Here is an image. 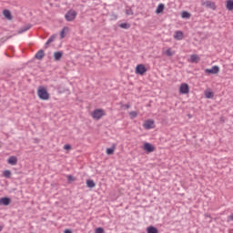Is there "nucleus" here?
Wrapping results in <instances>:
<instances>
[{"label": "nucleus", "mask_w": 233, "mask_h": 233, "mask_svg": "<svg viewBox=\"0 0 233 233\" xmlns=\"http://www.w3.org/2000/svg\"><path fill=\"white\" fill-rule=\"evenodd\" d=\"M73 181H76V177L72 175H67V182L72 183Z\"/></svg>", "instance_id": "c756f323"}, {"label": "nucleus", "mask_w": 233, "mask_h": 233, "mask_svg": "<svg viewBox=\"0 0 233 233\" xmlns=\"http://www.w3.org/2000/svg\"><path fill=\"white\" fill-rule=\"evenodd\" d=\"M45 57V51L43 49H40L35 56V59H38L41 61Z\"/></svg>", "instance_id": "ddd939ff"}, {"label": "nucleus", "mask_w": 233, "mask_h": 233, "mask_svg": "<svg viewBox=\"0 0 233 233\" xmlns=\"http://www.w3.org/2000/svg\"><path fill=\"white\" fill-rule=\"evenodd\" d=\"M175 52H172V49L168 48L166 51V56H167V57H172V56H174Z\"/></svg>", "instance_id": "cd10ccee"}, {"label": "nucleus", "mask_w": 233, "mask_h": 233, "mask_svg": "<svg viewBox=\"0 0 233 233\" xmlns=\"http://www.w3.org/2000/svg\"><path fill=\"white\" fill-rule=\"evenodd\" d=\"M228 218L229 221H233V215L228 216Z\"/></svg>", "instance_id": "c9c22d12"}, {"label": "nucleus", "mask_w": 233, "mask_h": 233, "mask_svg": "<svg viewBox=\"0 0 233 233\" xmlns=\"http://www.w3.org/2000/svg\"><path fill=\"white\" fill-rule=\"evenodd\" d=\"M120 28H123L124 30H128L130 28V24L128 23H121L118 25Z\"/></svg>", "instance_id": "393cba45"}, {"label": "nucleus", "mask_w": 233, "mask_h": 233, "mask_svg": "<svg viewBox=\"0 0 233 233\" xmlns=\"http://www.w3.org/2000/svg\"><path fill=\"white\" fill-rule=\"evenodd\" d=\"M183 32L182 31H176L174 35V38L177 39V41H181L183 39Z\"/></svg>", "instance_id": "2eb2a0df"}, {"label": "nucleus", "mask_w": 233, "mask_h": 233, "mask_svg": "<svg viewBox=\"0 0 233 233\" xmlns=\"http://www.w3.org/2000/svg\"><path fill=\"white\" fill-rule=\"evenodd\" d=\"M129 116H130V118H131V119H136V117H137V112H136V111H131V112L129 113Z\"/></svg>", "instance_id": "c85d7f7f"}, {"label": "nucleus", "mask_w": 233, "mask_h": 233, "mask_svg": "<svg viewBox=\"0 0 233 233\" xmlns=\"http://www.w3.org/2000/svg\"><path fill=\"white\" fill-rule=\"evenodd\" d=\"M30 28H32V25H25L19 29L18 34H24V32L30 30Z\"/></svg>", "instance_id": "4468645a"}, {"label": "nucleus", "mask_w": 233, "mask_h": 233, "mask_svg": "<svg viewBox=\"0 0 233 233\" xmlns=\"http://www.w3.org/2000/svg\"><path fill=\"white\" fill-rule=\"evenodd\" d=\"M48 45H50V42L47 40L46 42V48H47V46Z\"/></svg>", "instance_id": "58836bf2"}, {"label": "nucleus", "mask_w": 233, "mask_h": 233, "mask_svg": "<svg viewBox=\"0 0 233 233\" xmlns=\"http://www.w3.org/2000/svg\"><path fill=\"white\" fill-rule=\"evenodd\" d=\"M201 60V58H199V56L198 55H191L190 56V63H199V61Z\"/></svg>", "instance_id": "f3484780"}, {"label": "nucleus", "mask_w": 233, "mask_h": 233, "mask_svg": "<svg viewBox=\"0 0 233 233\" xmlns=\"http://www.w3.org/2000/svg\"><path fill=\"white\" fill-rule=\"evenodd\" d=\"M205 97L207 99H212V97H214V92H212V91H206L205 92Z\"/></svg>", "instance_id": "b1692460"}, {"label": "nucleus", "mask_w": 233, "mask_h": 233, "mask_svg": "<svg viewBox=\"0 0 233 233\" xmlns=\"http://www.w3.org/2000/svg\"><path fill=\"white\" fill-rule=\"evenodd\" d=\"M76 16H77V12H76V10L74 9H70L66 13L65 19L66 21L71 22V21H74V19H76Z\"/></svg>", "instance_id": "f03ea898"}, {"label": "nucleus", "mask_w": 233, "mask_h": 233, "mask_svg": "<svg viewBox=\"0 0 233 233\" xmlns=\"http://www.w3.org/2000/svg\"><path fill=\"white\" fill-rule=\"evenodd\" d=\"M56 35H52L47 41H49V43H54V41H56Z\"/></svg>", "instance_id": "7c9ffc66"}, {"label": "nucleus", "mask_w": 233, "mask_h": 233, "mask_svg": "<svg viewBox=\"0 0 233 233\" xmlns=\"http://www.w3.org/2000/svg\"><path fill=\"white\" fill-rule=\"evenodd\" d=\"M205 72L206 74H213V75L219 74V66H213L211 68H207Z\"/></svg>", "instance_id": "0eeeda50"}, {"label": "nucleus", "mask_w": 233, "mask_h": 233, "mask_svg": "<svg viewBox=\"0 0 233 233\" xmlns=\"http://www.w3.org/2000/svg\"><path fill=\"white\" fill-rule=\"evenodd\" d=\"M143 127L146 130H150L151 128H154V120L152 119L146 120L143 124Z\"/></svg>", "instance_id": "6e6552de"}, {"label": "nucleus", "mask_w": 233, "mask_h": 233, "mask_svg": "<svg viewBox=\"0 0 233 233\" xmlns=\"http://www.w3.org/2000/svg\"><path fill=\"white\" fill-rule=\"evenodd\" d=\"M8 165H17V157L15 156H11L7 159Z\"/></svg>", "instance_id": "9b49d317"}, {"label": "nucleus", "mask_w": 233, "mask_h": 233, "mask_svg": "<svg viewBox=\"0 0 233 233\" xmlns=\"http://www.w3.org/2000/svg\"><path fill=\"white\" fill-rule=\"evenodd\" d=\"M64 233H72V229L66 228L64 230Z\"/></svg>", "instance_id": "f704fd0d"}, {"label": "nucleus", "mask_w": 233, "mask_h": 233, "mask_svg": "<svg viewBox=\"0 0 233 233\" xmlns=\"http://www.w3.org/2000/svg\"><path fill=\"white\" fill-rule=\"evenodd\" d=\"M86 185L87 188L96 187V182H94L92 179H87L86 182Z\"/></svg>", "instance_id": "412c9836"}, {"label": "nucleus", "mask_w": 233, "mask_h": 233, "mask_svg": "<svg viewBox=\"0 0 233 233\" xmlns=\"http://www.w3.org/2000/svg\"><path fill=\"white\" fill-rule=\"evenodd\" d=\"M147 233H159V229L154 226H149L147 228Z\"/></svg>", "instance_id": "a211bd4d"}, {"label": "nucleus", "mask_w": 233, "mask_h": 233, "mask_svg": "<svg viewBox=\"0 0 233 233\" xmlns=\"http://www.w3.org/2000/svg\"><path fill=\"white\" fill-rule=\"evenodd\" d=\"M66 30H68V27L67 26H65L62 30H61V32H60V38L61 39H65V31Z\"/></svg>", "instance_id": "bb28decb"}, {"label": "nucleus", "mask_w": 233, "mask_h": 233, "mask_svg": "<svg viewBox=\"0 0 233 233\" xmlns=\"http://www.w3.org/2000/svg\"><path fill=\"white\" fill-rule=\"evenodd\" d=\"M4 177H6V179H10L12 177V171L6 169L4 171Z\"/></svg>", "instance_id": "a878e982"}, {"label": "nucleus", "mask_w": 233, "mask_h": 233, "mask_svg": "<svg viewBox=\"0 0 233 233\" xmlns=\"http://www.w3.org/2000/svg\"><path fill=\"white\" fill-rule=\"evenodd\" d=\"M12 203V198L8 197H3L0 198V206L8 207Z\"/></svg>", "instance_id": "1a4fd4ad"}, {"label": "nucleus", "mask_w": 233, "mask_h": 233, "mask_svg": "<svg viewBox=\"0 0 233 233\" xmlns=\"http://www.w3.org/2000/svg\"><path fill=\"white\" fill-rule=\"evenodd\" d=\"M91 116L93 119H101L105 116V111L103 109H95Z\"/></svg>", "instance_id": "20e7f679"}, {"label": "nucleus", "mask_w": 233, "mask_h": 233, "mask_svg": "<svg viewBox=\"0 0 233 233\" xmlns=\"http://www.w3.org/2000/svg\"><path fill=\"white\" fill-rule=\"evenodd\" d=\"M111 19H114V20L117 19V15H112Z\"/></svg>", "instance_id": "e433bc0d"}, {"label": "nucleus", "mask_w": 233, "mask_h": 233, "mask_svg": "<svg viewBox=\"0 0 233 233\" xmlns=\"http://www.w3.org/2000/svg\"><path fill=\"white\" fill-rule=\"evenodd\" d=\"M37 96L42 101H48L50 99V94L46 87L40 86L37 89Z\"/></svg>", "instance_id": "f257e3e1"}, {"label": "nucleus", "mask_w": 233, "mask_h": 233, "mask_svg": "<svg viewBox=\"0 0 233 233\" xmlns=\"http://www.w3.org/2000/svg\"><path fill=\"white\" fill-rule=\"evenodd\" d=\"M64 149H65V150H72V146H71L70 144H66V145L64 146Z\"/></svg>", "instance_id": "473e14b6"}, {"label": "nucleus", "mask_w": 233, "mask_h": 233, "mask_svg": "<svg viewBox=\"0 0 233 233\" xmlns=\"http://www.w3.org/2000/svg\"><path fill=\"white\" fill-rule=\"evenodd\" d=\"M116 150V144H113L111 147L106 148V154L107 156H112L114 154V151Z\"/></svg>", "instance_id": "4be33fe9"}, {"label": "nucleus", "mask_w": 233, "mask_h": 233, "mask_svg": "<svg viewBox=\"0 0 233 233\" xmlns=\"http://www.w3.org/2000/svg\"><path fill=\"white\" fill-rule=\"evenodd\" d=\"M1 147H2V144H1V142H0V148H1Z\"/></svg>", "instance_id": "a19ab883"}, {"label": "nucleus", "mask_w": 233, "mask_h": 233, "mask_svg": "<svg viewBox=\"0 0 233 233\" xmlns=\"http://www.w3.org/2000/svg\"><path fill=\"white\" fill-rule=\"evenodd\" d=\"M142 148L147 154H152L156 150V147L148 142L144 143Z\"/></svg>", "instance_id": "39448f33"}, {"label": "nucleus", "mask_w": 233, "mask_h": 233, "mask_svg": "<svg viewBox=\"0 0 233 233\" xmlns=\"http://www.w3.org/2000/svg\"><path fill=\"white\" fill-rule=\"evenodd\" d=\"M3 230V227L0 226V232Z\"/></svg>", "instance_id": "ea45409f"}, {"label": "nucleus", "mask_w": 233, "mask_h": 233, "mask_svg": "<svg viewBox=\"0 0 233 233\" xmlns=\"http://www.w3.org/2000/svg\"><path fill=\"white\" fill-rule=\"evenodd\" d=\"M3 15L5 17V19H8V21H12V13L8 9H5L3 11Z\"/></svg>", "instance_id": "f8f14e48"}, {"label": "nucleus", "mask_w": 233, "mask_h": 233, "mask_svg": "<svg viewBox=\"0 0 233 233\" xmlns=\"http://www.w3.org/2000/svg\"><path fill=\"white\" fill-rule=\"evenodd\" d=\"M163 10H165V5L159 4L156 9V14H162Z\"/></svg>", "instance_id": "5701e85b"}, {"label": "nucleus", "mask_w": 233, "mask_h": 233, "mask_svg": "<svg viewBox=\"0 0 233 233\" xmlns=\"http://www.w3.org/2000/svg\"><path fill=\"white\" fill-rule=\"evenodd\" d=\"M122 107L128 110V108H130V105L129 104H125V105L122 106Z\"/></svg>", "instance_id": "72a5a7b5"}, {"label": "nucleus", "mask_w": 233, "mask_h": 233, "mask_svg": "<svg viewBox=\"0 0 233 233\" xmlns=\"http://www.w3.org/2000/svg\"><path fill=\"white\" fill-rule=\"evenodd\" d=\"M220 123H225V117L223 116L220 117Z\"/></svg>", "instance_id": "4c0bfd02"}, {"label": "nucleus", "mask_w": 233, "mask_h": 233, "mask_svg": "<svg viewBox=\"0 0 233 233\" xmlns=\"http://www.w3.org/2000/svg\"><path fill=\"white\" fill-rule=\"evenodd\" d=\"M179 92L183 95L188 94V92H190V87L188 86V84L182 83L179 86Z\"/></svg>", "instance_id": "423d86ee"}, {"label": "nucleus", "mask_w": 233, "mask_h": 233, "mask_svg": "<svg viewBox=\"0 0 233 233\" xmlns=\"http://www.w3.org/2000/svg\"><path fill=\"white\" fill-rule=\"evenodd\" d=\"M61 57H63V52L62 51H56V52L54 53L55 61H61Z\"/></svg>", "instance_id": "dca6fc26"}, {"label": "nucleus", "mask_w": 233, "mask_h": 233, "mask_svg": "<svg viewBox=\"0 0 233 233\" xmlns=\"http://www.w3.org/2000/svg\"><path fill=\"white\" fill-rule=\"evenodd\" d=\"M181 17L182 19H190V17H192V15L188 11H182Z\"/></svg>", "instance_id": "aec40b11"}, {"label": "nucleus", "mask_w": 233, "mask_h": 233, "mask_svg": "<svg viewBox=\"0 0 233 233\" xmlns=\"http://www.w3.org/2000/svg\"><path fill=\"white\" fill-rule=\"evenodd\" d=\"M203 5H205L207 8H210L211 10H216L218 8L216 6V3L212 1H206Z\"/></svg>", "instance_id": "9d476101"}, {"label": "nucleus", "mask_w": 233, "mask_h": 233, "mask_svg": "<svg viewBox=\"0 0 233 233\" xmlns=\"http://www.w3.org/2000/svg\"><path fill=\"white\" fill-rule=\"evenodd\" d=\"M147 66H145V65L143 64H138L135 69V73L137 76H143L144 74H147Z\"/></svg>", "instance_id": "7ed1b4c3"}, {"label": "nucleus", "mask_w": 233, "mask_h": 233, "mask_svg": "<svg viewBox=\"0 0 233 233\" xmlns=\"http://www.w3.org/2000/svg\"><path fill=\"white\" fill-rule=\"evenodd\" d=\"M126 14L127 15H134V11L131 8H129L126 10Z\"/></svg>", "instance_id": "2f4dec72"}, {"label": "nucleus", "mask_w": 233, "mask_h": 233, "mask_svg": "<svg viewBox=\"0 0 233 233\" xmlns=\"http://www.w3.org/2000/svg\"><path fill=\"white\" fill-rule=\"evenodd\" d=\"M226 8L229 12H232V10H233V0H227L226 1Z\"/></svg>", "instance_id": "6ab92c4d"}]
</instances>
